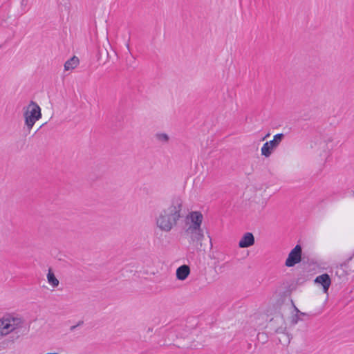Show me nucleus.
<instances>
[{
	"mask_svg": "<svg viewBox=\"0 0 354 354\" xmlns=\"http://www.w3.org/2000/svg\"><path fill=\"white\" fill-rule=\"evenodd\" d=\"M80 60L77 57L73 56L64 64V70L70 71L75 69L79 64Z\"/></svg>",
	"mask_w": 354,
	"mask_h": 354,
	"instance_id": "11",
	"label": "nucleus"
},
{
	"mask_svg": "<svg viewBox=\"0 0 354 354\" xmlns=\"http://www.w3.org/2000/svg\"><path fill=\"white\" fill-rule=\"evenodd\" d=\"M186 232L190 236V243L198 250H205L203 247V241L205 236L201 229H187Z\"/></svg>",
	"mask_w": 354,
	"mask_h": 354,
	"instance_id": "4",
	"label": "nucleus"
},
{
	"mask_svg": "<svg viewBox=\"0 0 354 354\" xmlns=\"http://www.w3.org/2000/svg\"><path fill=\"white\" fill-rule=\"evenodd\" d=\"M299 320H302V319H301L299 317V315L297 314L292 317L291 322L293 325H295L298 323Z\"/></svg>",
	"mask_w": 354,
	"mask_h": 354,
	"instance_id": "15",
	"label": "nucleus"
},
{
	"mask_svg": "<svg viewBox=\"0 0 354 354\" xmlns=\"http://www.w3.org/2000/svg\"><path fill=\"white\" fill-rule=\"evenodd\" d=\"M254 243V237L250 232L245 233L239 242V246L241 248H248Z\"/></svg>",
	"mask_w": 354,
	"mask_h": 354,
	"instance_id": "9",
	"label": "nucleus"
},
{
	"mask_svg": "<svg viewBox=\"0 0 354 354\" xmlns=\"http://www.w3.org/2000/svg\"><path fill=\"white\" fill-rule=\"evenodd\" d=\"M295 310H296L297 315L300 314L301 311L299 310H298L297 308H295Z\"/></svg>",
	"mask_w": 354,
	"mask_h": 354,
	"instance_id": "18",
	"label": "nucleus"
},
{
	"mask_svg": "<svg viewBox=\"0 0 354 354\" xmlns=\"http://www.w3.org/2000/svg\"><path fill=\"white\" fill-rule=\"evenodd\" d=\"M299 315L305 316L307 315V314L306 313L301 312Z\"/></svg>",
	"mask_w": 354,
	"mask_h": 354,
	"instance_id": "19",
	"label": "nucleus"
},
{
	"mask_svg": "<svg viewBox=\"0 0 354 354\" xmlns=\"http://www.w3.org/2000/svg\"><path fill=\"white\" fill-rule=\"evenodd\" d=\"M276 332L280 333V332H282V330H281V328H278V329H277Z\"/></svg>",
	"mask_w": 354,
	"mask_h": 354,
	"instance_id": "20",
	"label": "nucleus"
},
{
	"mask_svg": "<svg viewBox=\"0 0 354 354\" xmlns=\"http://www.w3.org/2000/svg\"><path fill=\"white\" fill-rule=\"evenodd\" d=\"M301 247L297 245L289 253L285 265L287 267H292L301 261Z\"/></svg>",
	"mask_w": 354,
	"mask_h": 354,
	"instance_id": "6",
	"label": "nucleus"
},
{
	"mask_svg": "<svg viewBox=\"0 0 354 354\" xmlns=\"http://www.w3.org/2000/svg\"><path fill=\"white\" fill-rule=\"evenodd\" d=\"M208 241L211 243V238H210V236H208Z\"/></svg>",
	"mask_w": 354,
	"mask_h": 354,
	"instance_id": "21",
	"label": "nucleus"
},
{
	"mask_svg": "<svg viewBox=\"0 0 354 354\" xmlns=\"http://www.w3.org/2000/svg\"><path fill=\"white\" fill-rule=\"evenodd\" d=\"M25 124L30 131L36 121L41 117V109L35 102L31 101L24 113Z\"/></svg>",
	"mask_w": 354,
	"mask_h": 354,
	"instance_id": "2",
	"label": "nucleus"
},
{
	"mask_svg": "<svg viewBox=\"0 0 354 354\" xmlns=\"http://www.w3.org/2000/svg\"><path fill=\"white\" fill-rule=\"evenodd\" d=\"M335 274L341 277L342 276L345 277L346 272L342 268H337L335 270Z\"/></svg>",
	"mask_w": 354,
	"mask_h": 354,
	"instance_id": "14",
	"label": "nucleus"
},
{
	"mask_svg": "<svg viewBox=\"0 0 354 354\" xmlns=\"http://www.w3.org/2000/svg\"><path fill=\"white\" fill-rule=\"evenodd\" d=\"M147 332H148V333H152V332H153V328H150V327H149V328H147Z\"/></svg>",
	"mask_w": 354,
	"mask_h": 354,
	"instance_id": "17",
	"label": "nucleus"
},
{
	"mask_svg": "<svg viewBox=\"0 0 354 354\" xmlns=\"http://www.w3.org/2000/svg\"><path fill=\"white\" fill-rule=\"evenodd\" d=\"M156 139L162 144H166L169 140V137L167 133H157L155 135Z\"/></svg>",
	"mask_w": 354,
	"mask_h": 354,
	"instance_id": "13",
	"label": "nucleus"
},
{
	"mask_svg": "<svg viewBox=\"0 0 354 354\" xmlns=\"http://www.w3.org/2000/svg\"><path fill=\"white\" fill-rule=\"evenodd\" d=\"M81 324H82V322H79L77 325L71 326L70 330H71V331L74 330H75V328L77 326H80Z\"/></svg>",
	"mask_w": 354,
	"mask_h": 354,
	"instance_id": "16",
	"label": "nucleus"
},
{
	"mask_svg": "<svg viewBox=\"0 0 354 354\" xmlns=\"http://www.w3.org/2000/svg\"><path fill=\"white\" fill-rule=\"evenodd\" d=\"M190 273V268L187 265H183L176 270V278L178 280L183 281L187 279Z\"/></svg>",
	"mask_w": 354,
	"mask_h": 354,
	"instance_id": "10",
	"label": "nucleus"
},
{
	"mask_svg": "<svg viewBox=\"0 0 354 354\" xmlns=\"http://www.w3.org/2000/svg\"><path fill=\"white\" fill-rule=\"evenodd\" d=\"M48 282L52 286L53 288H57L59 286V280L56 278L51 268L48 269L47 274Z\"/></svg>",
	"mask_w": 354,
	"mask_h": 354,
	"instance_id": "12",
	"label": "nucleus"
},
{
	"mask_svg": "<svg viewBox=\"0 0 354 354\" xmlns=\"http://www.w3.org/2000/svg\"><path fill=\"white\" fill-rule=\"evenodd\" d=\"M24 321L19 317H8L0 319V335L9 334L16 329L24 327Z\"/></svg>",
	"mask_w": 354,
	"mask_h": 354,
	"instance_id": "3",
	"label": "nucleus"
},
{
	"mask_svg": "<svg viewBox=\"0 0 354 354\" xmlns=\"http://www.w3.org/2000/svg\"><path fill=\"white\" fill-rule=\"evenodd\" d=\"M183 201L180 196H174L170 203L161 209L155 217L156 227L162 232L169 233L175 228L182 217Z\"/></svg>",
	"mask_w": 354,
	"mask_h": 354,
	"instance_id": "1",
	"label": "nucleus"
},
{
	"mask_svg": "<svg viewBox=\"0 0 354 354\" xmlns=\"http://www.w3.org/2000/svg\"><path fill=\"white\" fill-rule=\"evenodd\" d=\"M315 282L322 285L324 292L327 293L331 283V279L329 275L325 273L317 276L315 279Z\"/></svg>",
	"mask_w": 354,
	"mask_h": 354,
	"instance_id": "8",
	"label": "nucleus"
},
{
	"mask_svg": "<svg viewBox=\"0 0 354 354\" xmlns=\"http://www.w3.org/2000/svg\"><path fill=\"white\" fill-rule=\"evenodd\" d=\"M284 135L283 133H278L274 136L273 140L270 142H266L261 147V154L266 157H269L273 149L276 148L282 140Z\"/></svg>",
	"mask_w": 354,
	"mask_h": 354,
	"instance_id": "5",
	"label": "nucleus"
},
{
	"mask_svg": "<svg viewBox=\"0 0 354 354\" xmlns=\"http://www.w3.org/2000/svg\"><path fill=\"white\" fill-rule=\"evenodd\" d=\"M203 214L200 212H192L188 216L187 219L192 222L187 229L192 230V229H201V225L203 221Z\"/></svg>",
	"mask_w": 354,
	"mask_h": 354,
	"instance_id": "7",
	"label": "nucleus"
}]
</instances>
